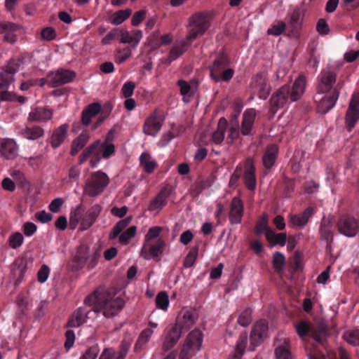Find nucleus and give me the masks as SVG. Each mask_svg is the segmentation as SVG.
<instances>
[{
	"mask_svg": "<svg viewBox=\"0 0 359 359\" xmlns=\"http://www.w3.org/2000/svg\"><path fill=\"white\" fill-rule=\"evenodd\" d=\"M88 305L93 306V313L102 312L106 318H111L123 309L124 302L122 299L104 288H99L85 299Z\"/></svg>",
	"mask_w": 359,
	"mask_h": 359,
	"instance_id": "1",
	"label": "nucleus"
},
{
	"mask_svg": "<svg viewBox=\"0 0 359 359\" xmlns=\"http://www.w3.org/2000/svg\"><path fill=\"white\" fill-rule=\"evenodd\" d=\"M112 133L109 132L104 141L97 140L83 152L80 163L89 160L92 168H95L102 158H109L115 153V146L110 140Z\"/></svg>",
	"mask_w": 359,
	"mask_h": 359,
	"instance_id": "2",
	"label": "nucleus"
},
{
	"mask_svg": "<svg viewBox=\"0 0 359 359\" xmlns=\"http://www.w3.org/2000/svg\"><path fill=\"white\" fill-rule=\"evenodd\" d=\"M101 211L102 206L99 204H95L87 210L81 205L76 206L70 212L69 221L70 229H75L78 227L81 231L88 229L95 222Z\"/></svg>",
	"mask_w": 359,
	"mask_h": 359,
	"instance_id": "3",
	"label": "nucleus"
},
{
	"mask_svg": "<svg viewBox=\"0 0 359 359\" xmlns=\"http://www.w3.org/2000/svg\"><path fill=\"white\" fill-rule=\"evenodd\" d=\"M161 228L154 226L149 229L144 236V242L141 250V256L145 259L156 257L161 252L163 241L159 237Z\"/></svg>",
	"mask_w": 359,
	"mask_h": 359,
	"instance_id": "4",
	"label": "nucleus"
},
{
	"mask_svg": "<svg viewBox=\"0 0 359 359\" xmlns=\"http://www.w3.org/2000/svg\"><path fill=\"white\" fill-rule=\"evenodd\" d=\"M109 183V178L102 171H96L90 175L86 180L83 192L90 197H95L100 195Z\"/></svg>",
	"mask_w": 359,
	"mask_h": 359,
	"instance_id": "5",
	"label": "nucleus"
},
{
	"mask_svg": "<svg viewBox=\"0 0 359 359\" xmlns=\"http://www.w3.org/2000/svg\"><path fill=\"white\" fill-rule=\"evenodd\" d=\"M210 27V20L206 13L198 12L193 14L188 20L187 40L194 41L203 36Z\"/></svg>",
	"mask_w": 359,
	"mask_h": 359,
	"instance_id": "6",
	"label": "nucleus"
},
{
	"mask_svg": "<svg viewBox=\"0 0 359 359\" xmlns=\"http://www.w3.org/2000/svg\"><path fill=\"white\" fill-rule=\"evenodd\" d=\"M165 119L163 110L156 109L145 119L142 130L145 135L155 137L161 130Z\"/></svg>",
	"mask_w": 359,
	"mask_h": 359,
	"instance_id": "7",
	"label": "nucleus"
},
{
	"mask_svg": "<svg viewBox=\"0 0 359 359\" xmlns=\"http://www.w3.org/2000/svg\"><path fill=\"white\" fill-rule=\"evenodd\" d=\"M339 97V92H317L314 100L319 113L326 114L334 107Z\"/></svg>",
	"mask_w": 359,
	"mask_h": 359,
	"instance_id": "8",
	"label": "nucleus"
},
{
	"mask_svg": "<svg viewBox=\"0 0 359 359\" xmlns=\"http://www.w3.org/2000/svg\"><path fill=\"white\" fill-rule=\"evenodd\" d=\"M203 333L198 329L191 331L187 336L182 352L194 355L200 351L203 343Z\"/></svg>",
	"mask_w": 359,
	"mask_h": 359,
	"instance_id": "9",
	"label": "nucleus"
},
{
	"mask_svg": "<svg viewBox=\"0 0 359 359\" xmlns=\"http://www.w3.org/2000/svg\"><path fill=\"white\" fill-rule=\"evenodd\" d=\"M337 75L334 71L330 69H323L320 74L319 82L316 87L317 92H338L333 88L336 82Z\"/></svg>",
	"mask_w": 359,
	"mask_h": 359,
	"instance_id": "10",
	"label": "nucleus"
},
{
	"mask_svg": "<svg viewBox=\"0 0 359 359\" xmlns=\"http://www.w3.org/2000/svg\"><path fill=\"white\" fill-rule=\"evenodd\" d=\"M359 120V93L352 95L349 106L346 114V124L348 131L354 128Z\"/></svg>",
	"mask_w": 359,
	"mask_h": 359,
	"instance_id": "11",
	"label": "nucleus"
},
{
	"mask_svg": "<svg viewBox=\"0 0 359 359\" xmlns=\"http://www.w3.org/2000/svg\"><path fill=\"white\" fill-rule=\"evenodd\" d=\"M290 99V86L284 85L271 97V107L273 113L283 108Z\"/></svg>",
	"mask_w": 359,
	"mask_h": 359,
	"instance_id": "12",
	"label": "nucleus"
},
{
	"mask_svg": "<svg viewBox=\"0 0 359 359\" xmlns=\"http://www.w3.org/2000/svg\"><path fill=\"white\" fill-rule=\"evenodd\" d=\"M177 86L180 87L182 100L185 103L189 102L194 98L198 88V83L196 80L187 81L180 79L177 81Z\"/></svg>",
	"mask_w": 359,
	"mask_h": 359,
	"instance_id": "13",
	"label": "nucleus"
},
{
	"mask_svg": "<svg viewBox=\"0 0 359 359\" xmlns=\"http://www.w3.org/2000/svg\"><path fill=\"white\" fill-rule=\"evenodd\" d=\"M338 228L339 232L346 236L353 237L359 230V222L353 217H344L339 220Z\"/></svg>",
	"mask_w": 359,
	"mask_h": 359,
	"instance_id": "14",
	"label": "nucleus"
},
{
	"mask_svg": "<svg viewBox=\"0 0 359 359\" xmlns=\"http://www.w3.org/2000/svg\"><path fill=\"white\" fill-rule=\"evenodd\" d=\"M267 330L268 325L264 320H259L256 323L250 333L251 346L248 348L249 350L252 351L255 346H259L262 343Z\"/></svg>",
	"mask_w": 359,
	"mask_h": 359,
	"instance_id": "15",
	"label": "nucleus"
},
{
	"mask_svg": "<svg viewBox=\"0 0 359 359\" xmlns=\"http://www.w3.org/2000/svg\"><path fill=\"white\" fill-rule=\"evenodd\" d=\"M251 88L254 93L263 100L266 99L270 92V86L266 79L262 75H257L252 79Z\"/></svg>",
	"mask_w": 359,
	"mask_h": 359,
	"instance_id": "16",
	"label": "nucleus"
},
{
	"mask_svg": "<svg viewBox=\"0 0 359 359\" xmlns=\"http://www.w3.org/2000/svg\"><path fill=\"white\" fill-rule=\"evenodd\" d=\"M75 75L72 71L60 69L51 72L48 77L53 86H58L72 81Z\"/></svg>",
	"mask_w": 359,
	"mask_h": 359,
	"instance_id": "17",
	"label": "nucleus"
},
{
	"mask_svg": "<svg viewBox=\"0 0 359 359\" xmlns=\"http://www.w3.org/2000/svg\"><path fill=\"white\" fill-rule=\"evenodd\" d=\"M228 66V60L224 54H219L210 67V76L215 81H221V73Z\"/></svg>",
	"mask_w": 359,
	"mask_h": 359,
	"instance_id": "18",
	"label": "nucleus"
},
{
	"mask_svg": "<svg viewBox=\"0 0 359 359\" xmlns=\"http://www.w3.org/2000/svg\"><path fill=\"white\" fill-rule=\"evenodd\" d=\"M255 168L251 158H247L245 163V171L243 175L244 182L246 187L251 191L256 188Z\"/></svg>",
	"mask_w": 359,
	"mask_h": 359,
	"instance_id": "19",
	"label": "nucleus"
},
{
	"mask_svg": "<svg viewBox=\"0 0 359 359\" xmlns=\"http://www.w3.org/2000/svg\"><path fill=\"white\" fill-rule=\"evenodd\" d=\"M142 36V32L140 29L123 30L120 34V41L122 43H128L131 47L135 48L140 43Z\"/></svg>",
	"mask_w": 359,
	"mask_h": 359,
	"instance_id": "20",
	"label": "nucleus"
},
{
	"mask_svg": "<svg viewBox=\"0 0 359 359\" xmlns=\"http://www.w3.org/2000/svg\"><path fill=\"white\" fill-rule=\"evenodd\" d=\"M275 355L276 359H292L288 339L280 337L276 339Z\"/></svg>",
	"mask_w": 359,
	"mask_h": 359,
	"instance_id": "21",
	"label": "nucleus"
},
{
	"mask_svg": "<svg viewBox=\"0 0 359 359\" xmlns=\"http://www.w3.org/2000/svg\"><path fill=\"white\" fill-rule=\"evenodd\" d=\"M192 42V41H188L187 37L184 39L176 41L169 52L168 57V62L170 63L173 62L182 55L190 46Z\"/></svg>",
	"mask_w": 359,
	"mask_h": 359,
	"instance_id": "22",
	"label": "nucleus"
},
{
	"mask_svg": "<svg viewBox=\"0 0 359 359\" xmlns=\"http://www.w3.org/2000/svg\"><path fill=\"white\" fill-rule=\"evenodd\" d=\"M243 215V204L242 201L234 197L231 203L229 220L231 224H240Z\"/></svg>",
	"mask_w": 359,
	"mask_h": 359,
	"instance_id": "23",
	"label": "nucleus"
},
{
	"mask_svg": "<svg viewBox=\"0 0 359 359\" xmlns=\"http://www.w3.org/2000/svg\"><path fill=\"white\" fill-rule=\"evenodd\" d=\"M197 318L198 316L195 311L184 310L180 313L177 323L175 325H179L181 330L189 329L196 323Z\"/></svg>",
	"mask_w": 359,
	"mask_h": 359,
	"instance_id": "24",
	"label": "nucleus"
},
{
	"mask_svg": "<svg viewBox=\"0 0 359 359\" xmlns=\"http://www.w3.org/2000/svg\"><path fill=\"white\" fill-rule=\"evenodd\" d=\"M257 116L255 109H248L243 114L241 132L243 135H250Z\"/></svg>",
	"mask_w": 359,
	"mask_h": 359,
	"instance_id": "25",
	"label": "nucleus"
},
{
	"mask_svg": "<svg viewBox=\"0 0 359 359\" xmlns=\"http://www.w3.org/2000/svg\"><path fill=\"white\" fill-rule=\"evenodd\" d=\"M306 85V76L300 74L294 81L292 89H290V99L292 102L298 100L304 94Z\"/></svg>",
	"mask_w": 359,
	"mask_h": 359,
	"instance_id": "26",
	"label": "nucleus"
},
{
	"mask_svg": "<svg viewBox=\"0 0 359 359\" xmlns=\"http://www.w3.org/2000/svg\"><path fill=\"white\" fill-rule=\"evenodd\" d=\"M0 153L7 159H13L18 156V146L13 139L4 140L0 146Z\"/></svg>",
	"mask_w": 359,
	"mask_h": 359,
	"instance_id": "27",
	"label": "nucleus"
},
{
	"mask_svg": "<svg viewBox=\"0 0 359 359\" xmlns=\"http://www.w3.org/2000/svg\"><path fill=\"white\" fill-rule=\"evenodd\" d=\"M181 334L182 330L179 325H174L165 336L163 344V349L168 351L175 346L181 337Z\"/></svg>",
	"mask_w": 359,
	"mask_h": 359,
	"instance_id": "28",
	"label": "nucleus"
},
{
	"mask_svg": "<svg viewBox=\"0 0 359 359\" xmlns=\"http://www.w3.org/2000/svg\"><path fill=\"white\" fill-rule=\"evenodd\" d=\"M91 314H94L93 309L92 311H86L84 308H79L69 320L68 325L74 327H79L86 322V319L90 318Z\"/></svg>",
	"mask_w": 359,
	"mask_h": 359,
	"instance_id": "29",
	"label": "nucleus"
},
{
	"mask_svg": "<svg viewBox=\"0 0 359 359\" xmlns=\"http://www.w3.org/2000/svg\"><path fill=\"white\" fill-rule=\"evenodd\" d=\"M53 116V111L44 107L33 109L29 114V120L36 122H46Z\"/></svg>",
	"mask_w": 359,
	"mask_h": 359,
	"instance_id": "30",
	"label": "nucleus"
},
{
	"mask_svg": "<svg viewBox=\"0 0 359 359\" xmlns=\"http://www.w3.org/2000/svg\"><path fill=\"white\" fill-rule=\"evenodd\" d=\"M158 324L156 322L149 321L148 327L143 330L140 334V337L135 343V348H140L145 345L150 340L154 330L158 327Z\"/></svg>",
	"mask_w": 359,
	"mask_h": 359,
	"instance_id": "31",
	"label": "nucleus"
},
{
	"mask_svg": "<svg viewBox=\"0 0 359 359\" xmlns=\"http://www.w3.org/2000/svg\"><path fill=\"white\" fill-rule=\"evenodd\" d=\"M314 214V210L312 208H307L302 214L291 215L290 222L293 226L303 227L309 222L310 217Z\"/></svg>",
	"mask_w": 359,
	"mask_h": 359,
	"instance_id": "32",
	"label": "nucleus"
},
{
	"mask_svg": "<svg viewBox=\"0 0 359 359\" xmlns=\"http://www.w3.org/2000/svg\"><path fill=\"white\" fill-rule=\"evenodd\" d=\"M68 130V125L62 124L55 130L51 137V145L54 148L58 147L65 140Z\"/></svg>",
	"mask_w": 359,
	"mask_h": 359,
	"instance_id": "33",
	"label": "nucleus"
},
{
	"mask_svg": "<svg viewBox=\"0 0 359 359\" xmlns=\"http://www.w3.org/2000/svg\"><path fill=\"white\" fill-rule=\"evenodd\" d=\"M266 238L271 246L280 245L284 246L287 241V234L285 233H276L272 229H268L266 232Z\"/></svg>",
	"mask_w": 359,
	"mask_h": 359,
	"instance_id": "34",
	"label": "nucleus"
},
{
	"mask_svg": "<svg viewBox=\"0 0 359 359\" xmlns=\"http://www.w3.org/2000/svg\"><path fill=\"white\" fill-rule=\"evenodd\" d=\"M101 111V105L99 103H93L88 105L82 112L81 120L84 125L88 126L91 118Z\"/></svg>",
	"mask_w": 359,
	"mask_h": 359,
	"instance_id": "35",
	"label": "nucleus"
},
{
	"mask_svg": "<svg viewBox=\"0 0 359 359\" xmlns=\"http://www.w3.org/2000/svg\"><path fill=\"white\" fill-rule=\"evenodd\" d=\"M278 149L276 145L272 144L267 147L264 156L263 163L266 168H271L276 160L278 155Z\"/></svg>",
	"mask_w": 359,
	"mask_h": 359,
	"instance_id": "36",
	"label": "nucleus"
},
{
	"mask_svg": "<svg viewBox=\"0 0 359 359\" xmlns=\"http://www.w3.org/2000/svg\"><path fill=\"white\" fill-rule=\"evenodd\" d=\"M140 164L147 173L154 172L157 166V163L147 152H143L140 156Z\"/></svg>",
	"mask_w": 359,
	"mask_h": 359,
	"instance_id": "37",
	"label": "nucleus"
},
{
	"mask_svg": "<svg viewBox=\"0 0 359 359\" xmlns=\"http://www.w3.org/2000/svg\"><path fill=\"white\" fill-rule=\"evenodd\" d=\"M167 194L161 191L150 203L149 210L158 212L167 203Z\"/></svg>",
	"mask_w": 359,
	"mask_h": 359,
	"instance_id": "38",
	"label": "nucleus"
},
{
	"mask_svg": "<svg viewBox=\"0 0 359 359\" xmlns=\"http://www.w3.org/2000/svg\"><path fill=\"white\" fill-rule=\"evenodd\" d=\"M227 128V121L224 118H220L218 121L217 128L212 133V142L215 144H220L224 138Z\"/></svg>",
	"mask_w": 359,
	"mask_h": 359,
	"instance_id": "39",
	"label": "nucleus"
},
{
	"mask_svg": "<svg viewBox=\"0 0 359 359\" xmlns=\"http://www.w3.org/2000/svg\"><path fill=\"white\" fill-rule=\"evenodd\" d=\"M131 14L132 10L130 8L116 11L111 15V22L116 25H121L126 21Z\"/></svg>",
	"mask_w": 359,
	"mask_h": 359,
	"instance_id": "40",
	"label": "nucleus"
},
{
	"mask_svg": "<svg viewBox=\"0 0 359 359\" xmlns=\"http://www.w3.org/2000/svg\"><path fill=\"white\" fill-rule=\"evenodd\" d=\"M24 136L31 140H36L43 135V129L39 126L26 128L23 131Z\"/></svg>",
	"mask_w": 359,
	"mask_h": 359,
	"instance_id": "41",
	"label": "nucleus"
},
{
	"mask_svg": "<svg viewBox=\"0 0 359 359\" xmlns=\"http://www.w3.org/2000/svg\"><path fill=\"white\" fill-rule=\"evenodd\" d=\"M131 217H126L118 222L114 226L110 234L109 238L113 239L116 238L130 222Z\"/></svg>",
	"mask_w": 359,
	"mask_h": 359,
	"instance_id": "42",
	"label": "nucleus"
},
{
	"mask_svg": "<svg viewBox=\"0 0 359 359\" xmlns=\"http://www.w3.org/2000/svg\"><path fill=\"white\" fill-rule=\"evenodd\" d=\"M344 339L352 346H359V329L349 330L344 334Z\"/></svg>",
	"mask_w": 359,
	"mask_h": 359,
	"instance_id": "43",
	"label": "nucleus"
},
{
	"mask_svg": "<svg viewBox=\"0 0 359 359\" xmlns=\"http://www.w3.org/2000/svg\"><path fill=\"white\" fill-rule=\"evenodd\" d=\"M156 307L163 311H166L169 306L168 295L165 292H159L156 297Z\"/></svg>",
	"mask_w": 359,
	"mask_h": 359,
	"instance_id": "44",
	"label": "nucleus"
},
{
	"mask_svg": "<svg viewBox=\"0 0 359 359\" xmlns=\"http://www.w3.org/2000/svg\"><path fill=\"white\" fill-rule=\"evenodd\" d=\"M273 266L276 271L280 272L283 270L285 263V256L279 252H276L273 256Z\"/></svg>",
	"mask_w": 359,
	"mask_h": 359,
	"instance_id": "45",
	"label": "nucleus"
},
{
	"mask_svg": "<svg viewBox=\"0 0 359 359\" xmlns=\"http://www.w3.org/2000/svg\"><path fill=\"white\" fill-rule=\"evenodd\" d=\"M130 346V342L126 341H122L118 351H116L113 349L112 359H125Z\"/></svg>",
	"mask_w": 359,
	"mask_h": 359,
	"instance_id": "46",
	"label": "nucleus"
},
{
	"mask_svg": "<svg viewBox=\"0 0 359 359\" xmlns=\"http://www.w3.org/2000/svg\"><path fill=\"white\" fill-rule=\"evenodd\" d=\"M252 320V311L250 309L247 308L244 309L239 315L238 323L242 327H247L251 323Z\"/></svg>",
	"mask_w": 359,
	"mask_h": 359,
	"instance_id": "47",
	"label": "nucleus"
},
{
	"mask_svg": "<svg viewBox=\"0 0 359 359\" xmlns=\"http://www.w3.org/2000/svg\"><path fill=\"white\" fill-rule=\"evenodd\" d=\"M89 136L87 133H82L76 140H74L72 144V151L77 152L88 141Z\"/></svg>",
	"mask_w": 359,
	"mask_h": 359,
	"instance_id": "48",
	"label": "nucleus"
},
{
	"mask_svg": "<svg viewBox=\"0 0 359 359\" xmlns=\"http://www.w3.org/2000/svg\"><path fill=\"white\" fill-rule=\"evenodd\" d=\"M285 27L286 25L284 22H276L268 29L267 34L276 36H279L284 32Z\"/></svg>",
	"mask_w": 359,
	"mask_h": 359,
	"instance_id": "49",
	"label": "nucleus"
},
{
	"mask_svg": "<svg viewBox=\"0 0 359 359\" xmlns=\"http://www.w3.org/2000/svg\"><path fill=\"white\" fill-rule=\"evenodd\" d=\"M135 233L136 226H130L119 236V242L123 245L127 244L129 241L135 236Z\"/></svg>",
	"mask_w": 359,
	"mask_h": 359,
	"instance_id": "50",
	"label": "nucleus"
},
{
	"mask_svg": "<svg viewBox=\"0 0 359 359\" xmlns=\"http://www.w3.org/2000/svg\"><path fill=\"white\" fill-rule=\"evenodd\" d=\"M198 253V248L191 249L184 260V266L186 268L192 266L196 260Z\"/></svg>",
	"mask_w": 359,
	"mask_h": 359,
	"instance_id": "51",
	"label": "nucleus"
},
{
	"mask_svg": "<svg viewBox=\"0 0 359 359\" xmlns=\"http://www.w3.org/2000/svg\"><path fill=\"white\" fill-rule=\"evenodd\" d=\"M24 241V237L20 232L13 233L8 240L9 245L13 249H16L20 247Z\"/></svg>",
	"mask_w": 359,
	"mask_h": 359,
	"instance_id": "52",
	"label": "nucleus"
},
{
	"mask_svg": "<svg viewBox=\"0 0 359 359\" xmlns=\"http://www.w3.org/2000/svg\"><path fill=\"white\" fill-rule=\"evenodd\" d=\"M298 335L303 338L304 336L311 334L312 330L310 325L306 321H301L295 326Z\"/></svg>",
	"mask_w": 359,
	"mask_h": 359,
	"instance_id": "53",
	"label": "nucleus"
},
{
	"mask_svg": "<svg viewBox=\"0 0 359 359\" xmlns=\"http://www.w3.org/2000/svg\"><path fill=\"white\" fill-rule=\"evenodd\" d=\"M268 229H271L268 226V217L266 214H263L256 225V232L257 234H261L263 232H267Z\"/></svg>",
	"mask_w": 359,
	"mask_h": 359,
	"instance_id": "54",
	"label": "nucleus"
},
{
	"mask_svg": "<svg viewBox=\"0 0 359 359\" xmlns=\"http://www.w3.org/2000/svg\"><path fill=\"white\" fill-rule=\"evenodd\" d=\"M248 344V336L245 332L241 334L236 344V352L244 354Z\"/></svg>",
	"mask_w": 359,
	"mask_h": 359,
	"instance_id": "55",
	"label": "nucleus"
},
{
	"mask_svg": "<svg viewBox=\"0 0 359 359\" xmlns=\"http://www.w3.org/2000/svg\"><path fill=\"white\" fill-rule=\"evenodd\" d=\"M135 88V83L128 81L123 84L121 88V93L126 98L130 97L133 95Z\"/></svg>",
	"mask_w": 359,
	"mask_h": 359,
	"instance_id": "56",
	"label": "nucleus"
},
{
	"mask_svg": "<svg viewBox=\"0 0 359 359\" xmlns=\"http://www.w3.org/2000/svg\"><path fill=\"white\" fill-rule=\"evenodd\" d=\"M49 267L46 264L42 265L37 273L38 281L41 283L46 282L49 276Z\"/></svg>",
	"mask_w": 359,
	"mask_h": 359,
	"instance_id": "57",
	"label": "nucleus"
},
{
	"mask_svg": "<svg viewBox=\"0 0 359 359\" xmlns=\"http://www.w3.org/2000/svg\"><path fill=\"white\" fill-rule=\"evenodd\" d=\"M41 37L45 41H52L56 37V33L53 27H48L41 31Z\"/></svg>",
	"mask_w": 359,
	"mask_h": 359,
	"instance_id": "58",
	"label": "nucleus"
},
{
	"mask_svg": "<svg viewBox=\"0 0 359 359\" xmlns=\"http://www.w3.org/2000/svg\"><path fill=\"white\" fill-rule=\"evenodd\" d=\"M80 169L78 166H72L68 171V177L69 181L78 182L80 177Z\"/></svg>",
	"mask_w": 359,
	"mask_h": 359,
	"instance_id": "59",
	"label": "nucleus"
},
{
	"mask_svg": "<svg viewBox=\"0 0 359 359\" xmlns=\"http://www.w3.org/2000/svg\"><path fill=\"white\" fill-rule=\"evenodd\" d=\"M64 203V200L62 198H55L51 201L49 204V210L50 212L56 213L58 212L60 210L61 206Z\"/></svg>",
	"mask_w": 359,
	"mask_h": 359,
	"instance_id": "60",
	"label": "nucleus"
},
{
	"mask_svg": "<svg viewBox=\"0 0 359 359\" xmlns=\"http://www.w3.org/2000/svg\"><path fill=\"white\" fill-rule=\"evenodd\" d=\"M100 350L97 346L89 348L82 357V359H96L99 354Z\"/></svg>",
	"mask_w": 359,
	"mask_h": 359,
	"instance_id": "61",
	"label": "nucleus"
},
{
	"mask_svg": "<svg viewBox=\"0 0 359 359\" xmlns=\"http://www.w3.org/2000/svg\"><path fill=\"white\" fill-rule=\"evenodd\" d=\"M118 29H113L104 37L102 38V43L104 45H108L111 43L112 41L116 39L118 37Z\"/></svg>",
	"mask_w": 359,
	"mask_h": 359,
	"instance_id": "62",
	"label": "nucleus"
},
{
	"mask_svg": "<svg viewBox=\"0 0 359 359\" xmlns=\"http://www.w3.org/2000/svg\"><path fill=\"white\" fill-rule=\"evenodd\" d=\"M66 341L65 343V347L67 350H69L74 345L75 340V334L72 330H67L65 334Z\"/></svg>",
	"mask_w": 359,
	"mask_h": 359,
	"instance_id": "63",
	"label": "nucleus"
},
{
	"mask_svg": "<svg viewBox=\"0 0 359 359\" xmlns=\"http://www.w3.org/2000/svg\"><path fill=\"white\" fill-rule=\"evenodd\" d=\"M145 12L144 11H140L134 13L131 19V24L133 26L139 25L145 18Z\"/></svg>",
	"mask_w": 359,
	"mask_h": 359,
	"instance_id": "64",
	"label": "nucleus"
}]
</instances>
